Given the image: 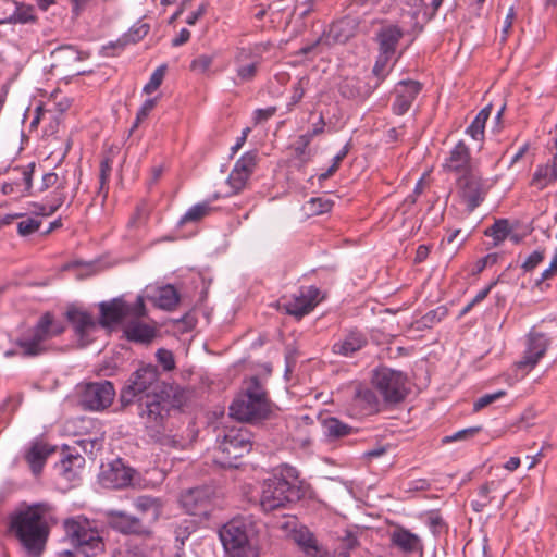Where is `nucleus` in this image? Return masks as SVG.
I'll return each instance as SVG.
<instances>
[{
	"mask_svg": "<svg viewBox=\"0 0 557 557\" xmlns=\"http://www.w3.org/2000/svg\"><path fill=\"white\" fill-rule=\"evenodd\" d=\"M159 375L156 366H144L131 374L120 394L123 406L138 403V416L153 435L161 434L170 409V403L163 396L164 383Z\"/></svg>",
	"mask_w": 557,
	"mask_h": 557,
	"instance_id": "1",
	"label": "nucleus"
},
{
	"mask_svg": "<svg viewBox=\"0 0 557 557\" xmlns=\"http://www.w3.org/2000/svg\"><path fill=\"white\" fill-rule=\"evenodd\" d=\"M52 506L48 503L28 505L11 519V531L33 557L45 550L49 534Z\"/></svg>",
	"mask_w": 557,
	"mask_h": 557,
	"instance_id": "2",
	"label": "nucleus"
},
{
	"mask_svg": "<svg viewBox=\"0 0 557 557\" xmlns=\"http://www.w3.org/2000/svg\"><path fill=\"white\" fill-rule=\"evenodd\" d=\"M258 531V524L251 516L236 517L220 529L219 536L230 557H258L253 544Z\"/></svg>",
	"mask_w": 557,
	"mask_h": 557,
	"instance_id": "3",
	"label": "nucleus"
},
{
	"mask_svg": "<svg viewBox=\"0 0 557 557\" xmlns=\"http://www.w3.org/2000/svg\"><path fill=\"white\" fill-rule=\"evenodd\" d=\"M271 412V403L258 377L249 380L246 391L238 395L230 406V416L243 422H257L267 419Z\"/></svg>",
	"mask_w": 557,
	"mask_h": 557,
	"instance_id": "4",
	"label": "nucleus"
},
{
	"mask_svg": "<svg viewBox=\"0 0 557 557\" xmlns=\"http://www.w3.org/2000/svg\"><path fill=\"white\" fill-rule=\"evenodd\" d=\"M63 527L74 549H64L58 557H89L103 550L102 540L98 531L91 528L88 519L82 516L69 518L64 520Z\"/></svg>",
	"mask_w": 557,
	"mask_h": 557,
	"instance_id": "5",
	"label": "nucleus"
},
{
	"mask_svg": "<svg viewBox=\"0 0 557 557\" xmlns=\"http://www.w3.org/2000/svg\"><path fill=\"white\" fill-rule=\"evenodd\" d=\"M288 478L296 479L297 471L293 467L284 466L280 474L275 473L264 480L260 497V506L264 511L284 508L299 498V488Z\"/></svg>",
	"mask_w": 557,
	"mask_h": 557,
	"instance_id": "6",
	"label": "nucleus"
},
{
	"mask_svg": "<svg viewBox=\"0 0 557 557\" xmlns=\"http://www.w3.org/2000/svg\"><path fill=\"white\" fill-rule=\"evenodd\" d=\"M252 447L250 432L246 428L223 429L218 434L213 460L223 468H237L238 460Z\"/></svg>",
	"mask_w": 557,
	"mask_h": 557,
	"instance_id": "7",
	"label": "nucleus"
},
{
	"mask_svg": "<svg viewBox=\"0 0 557 557\" xmlns=\"http://www.w3.org/2000/svg\"><path fill=\"white\" fill-rule=\"evenodd\" d=\"M64 331L65 325L62 322L57 321L51 312H45L30 330L29 335L16 341L21 349L20 354L32 358L47 352V341L61 335Z\"/></svg>",
	"mask_w": 557,
	"mask_h": 557,
	"instance_id": "8",
	"label": "nucleus"
},
{
	"mask_svg": "<svg viewBox=\"0 0 557 557\" xmlns=\"http://www.w3.org/2000/svg\"><path fill=\"white\" fill-rule=\"evenodd\" d=\"M100 320L103 327L122 323L131 318L139 319L146 315L144 298L138 296L135 304L126 302L122 297L99 304Z\"/></svg>",
	"mask_w": 557,
	"mask_h": 557,
	"instance_id": "9",
	"label": "nucleus"
},
{
	"mask_svg": "<svg viewBox=\"0 0 557 557\" xmlns=\"http://www.w3.org/2000/svg\"><path fill=\"white\" fill-rule=\"evenodd\" d=\"M372 383L384 400L389 404L400 403L408 394L407 376L397 370L386 367L376 369L373 372Z\"/></svg>",
	"mask_w": 557,
	"mask_h": 557,
	"instance_id": "10",
	"label": "nucleus"
},
{
	"mask_svg": "<svg viewBox=\"0 0 557 557\" xmlns=\"http://www.w3.org/2000/svg\"><path fill=\"white\" fill-rule=\"evenodd\" d=\"M271 48L270 42H260L249 47L237 48L234 54L236 75L240 83L251 82L258 73L262 55Z\"/></svg>",
	"mask_w": 557,
	"mask_h": 557,
	"instance_id": "11",
	"label": "nucleus"
},
{
	"mask_svg": "<svg viewBox=\"0 0 557 557\" xmlns=\"http://www.w3.org/2000/svg\"><path fill=\"white\" fill-rule=\"evenodd\" d=\"M458 194L469 212L474 211L485 199L488 185L480 172L469 171L457 180Z\"/></svg>",
	"mask_w": 557,
	"mask_h": 557,
	"instance_id": "12",
	"label": "nucleus"
},
{
	"mask_svg": "<svg viewBox=\"0 0 557 557\" xmlns=\"http://www.w3.org/2000/svg\"><path fill=\"white\" fill-rule=\"evenodd\" d=\"M115 396V389L111 382H90L84 386L81 403L85 409L103 410L108 408Z\"/></svg>",
	"mask_w": 557,
	"mask_h": 557,
	"instance_id": "13",
	"label": "nucleus"
},
{
	"mask_svg": "<svg viewBox=\"0 0 557 557\" xmlns=\"http://www.w3.org/2000/svg\"><path fill=\"white\" fill-rule=\"evenodd\" d=\"M282 529L290 528L289 536L298 545L307 557H324L326 552L321 546L313 533L304 525L297 527L294 518L281 524Z\"/></svg>",
	"mask_w": 557,
	"mask_h": 557,
	"instance_id": "14",
	"label": "nucleus"
},
{
	"mask_svg": "<svg viewBox=\"0 0 557 557\" xmlns=\"http://www.w3.org/2000/svg\"><path fill=\"white\" fill-rule=\"evenodd\" d=\"M70 180L66 173L59 174L49 172L42 176L39 191L54 188L49 203V211L46 214H53L66 200Z\"/></svg>",
	"mask_w": 557,
	"mask_h": 557,
	"instance_id": "15",
	"label": "nucleus"
},
{
	"mask_svg": "<svg viewBox=\"0 0 557 557\" xmlns=\"http://www.w3.org/2000/svg\"><path fill=\"white\" fill-rule=\"evenodd\" d=\"M548 347V339L542 333L531 332L528 336L527 349L523 357L516 363L522 375L533 369L544 357Z\"/></svg>",
	"mask_w": 557,
	"mask_h": 557,
	"instance_id": "16",
	"label": "nucleus"
},
{
	"mask_svg": "<svg viewBox=\"0 0 557 557\" xmlns=\"http://www.w3.org/2000/svg\"><path fill=\"white\" fill-rule=\"evenodd\" d=\"M389 541L392 547L406 556H423L424 547L420 536L401 525H396L392 530Z\"/></svg>",
	"mask_w": 557,
	"mask_h": 557,
	"instance_id": "17",
	"label": "nucleus"
},
{
	"mask_svg": "<svg viewBox=\"0 0 557 557\" xmlns=\"http://www.w3.org/2000/svg\"><path fill=\"white\" fill-rule=\"evenodd\" d=\"M256 165L257 153L253 151L246 152L236 161L227 178V184L233 189L234 194H237L245 188L249 177L255 171Z\"/></svg>",
	"mask_w": 557,
	"mask_h": 557,
	"instance_id": "18",
	"label": "nucleus"
},
{
	"mask_svg": "<svg viewBox=\"0 0 557 557\" xmlns=\"http://www.w3.org/2000/svg\"><path fill=\"white\" fill-rule=\"evenodd\" d=\"M65 317L82 345H87L89 343L88 336L97 329V322L94 317L88 311L75 306L67 308Z\"/></svg>",
	"mask_w": 557,
	"mask_h": 557,
	"instance_id": "19",
	"label": "nucleus"
},
{
	"mask_svg": "<svg viewBox=\"0 0 557 557\" xmlns=\"http://www.w3.org/2000/svg\"><path fill=\"white\" fill-rule=\"evenodd\" d=\"M422 85L418 81H400L394 89L395 100L393 102V112L397 115L405 114L417 96L420 94Z\"/></svg>",
	"mask_w": 557,
	"mask_h": 557,
	"instance_id": "20",
	"label": "nucleus"
},
{
	"mask_svg": "<svg viewBox=\"0 0 557 557\" xmlns=\"http://www.w3.org/2000/svg\"><path fill=\"white\" fill-rule=\"evenodd\" d=\"M319 294V289L313 286L301 288L298 295H295L284 305L286 312L297 318L308 314L318 305Z\"/></svg>",
	"mask_w": 557,
	"mask_h": 557,
	"instance_id": "21",
	"label": "nucleus"
},
{
	"mask_svg": "<svg viewBox=\"0 0 557 557\" xmlns=\"http://www.w3.org/2000/svg\"><path fill=\"white\" fill-rule=\"evenodd\" d=\"M181 504L187 513L207 517L210 510V497L206 488H191L181 496Z\"/></svg>",
	"mask_w": 557,
	"mask_h": 557,
	"instance_id": "22",
	"label": "nucleus"
},
{
	"mask_svg": "<svg viewBox=\"0 0 557 557\" xmlns=\"http://www.w3.org/2000/svg\"><path fill=\"white\" fill-rule=\"evenodd\" d=\"M444 166L449 172L462 174L476 170V166L471 159L470 150L462 140L458 141L451 149Z\"/></svg>",
	"mask_w": 557,
	"mask_h": 557,
	"instance_id": "23",
	"label": "nucleus"
},
{
	"mask_svg": "<svg viewBox=\"0 0 557 557\" xmlns=\"http://www.w3.org/2000/svg\"><path fill=\"white\" fill-rule=\"evenodd\" d=\"M133 470L125 467L120 460L109 465L101 473L102 484L110 488H121L128 485L133 479Z\"/></svg>",
	"mask_w": 557,
	"mask_h": 557,
	"instance_id": "24",
	"label": "nucleus"
},
{
	"mask_svg": "<svg viewBox=\"0 0 557 557\" xmlns=\"http://www.w3.org/2000/svg\"><path fill=\"white\" fill-rule=\"evenodd\" d=\"M146 298L152 301L158 308L172 311L180 301V295L172 285L159 287H147Z\"/></svg>",
	"mask_w": 557,
	"mask_h": 557,
	"instance_id": "25",
	"label": "nucleus"
},
{
	"mask_svg": "<svg viewBox=\"0 0 557 557\" xmlns=\"http://www.w3.org/2000/svg\"><path fill=\"white\" fill-rule=\"evenodd\" d=\"M368 344L367 336L358 331H349L343 338L334 343L332 351L343 357H352Z\"/></svg>",
	"mask_w": 557,
	"mask_h": 557,
	"instance_id": "26",
	"label": "nucleus"
},
{
	"mask_svg": "<svg viewBox=\"0 0 557 557\" xmlns=\"http://www.w3.org/2000/svg\"><path fill=\"white\" fill-rule=\"evenodd\" d=\"M359 24L358 17L344 16L332 23L329 29V38L336 44H345L357 34Z\"/></svg>",
	"mask_w": 557,
	"mask_h": 557,
	"instance_id": "27",
	"label": "nucleus"
},
{
	"mask_svg": "<svg viewBox=\"0 0 557 557\" xmlns=\"http://www.w3.org/2000/svg\"><path fill=\"white\" fill-rule=\"evenodd\" d=\"M404 36V30L395 24H384L376 34L379 52L394 57L398 42Z\"/></svg>",
	"mask_w": 557,
	"mask_h": 557,
	"instance_id": "28",
	"label": "nucleus"
},
{
	"mask_svg": "<svg viewBox=\"0 0 557 557\" xmlns=\"http://www.w3.org/2000/svg\"><path fill=\"white\" fill-rule=\"evenodd\" d=\"M108 523L122 533L143 534L146 533L145 525L140 519L129 516L123 511L108 512Z\"/></svg>",
	"mask_w": 557,
	"mask_h": 557,
	"instance_id": "29",
	"label": "nucleus"
},
{
	"mask_svg": "<svg viewBox=\"0 0 557 557\" xmlns=\"http://www.w3.org/2000/svg\"><path fill=\"white\" fill-rule=\"evenodd\" d=\"M150 30V25L148 23L138 22L131 29L121 36L116 41L110 42L108 46L103 47L106 51V55H114L110 53L109 50L119 48L123 50L128 45H134L140 41Z\"/></svg>",
	"mask_w": 557,
	"mask_h": 557,
	"instance_id": "30",
	"label": "nucleus"
},
{
	"mask_svg": "<svg viewBox=\"0 0 557 557\" xmlns=\"http://www.w3.org/2000/svg\"><path fill=\"white\" fill-rule=\"evenodd\" d=\"M55 448L44 442H34L25 455V459L29 465L34 474H39L49 455L54 453Z\"/></svg>",
	"mask_w": 557,
	"mask_h": 557,
	"instance_id": "31",
	"label": "nucleus"
},
{
	"mask_svg": "<svg viewBox=\"0 0 557 557\" xmlns=\"http://www.w3.org/2000/svg\"><path fill=\"white\" fill-rule=\"evenodd\" d=\"M125 336L128 341L147 344L156 336V330L147 323L131 318L124 327Z\"/></svg>",
	"mask_w": 557,
	"mask_h": 557,
	"instance_id": "32",
	"label": "nucleus"
},
{
	"mask_svg": "<svg viewBox=\"0 0 557 557\" xmlns=\"http://www.w3.org/2000/svg\"><path fill=\"white\" fill-rule=\"evenodd\" d=\"M555 181H557V154L546 164L536 168L531 184L539 189H544Z\"/></svg>",
	"mask_w": 557,
	"mask_h": 557,
	"instance_id": "33",
	"label": "nucleus"
},
{
	"mask_svg": "<svg viewBox=\"0 0 557 557\" xmlns=\"http://www.w3.org/2000/svg\"><path fill=\"white\" fill-rule=\"evenodd\" d=\"M354 404L366 413H372L379 410L380 401L371 388L359 385L355 392Z\"/></svg>",
	"mask_w": 557,
	"mask_h": 557,
	"instance_id": "34",
	"label": "nucleus"
},
{
	"mask_svg": "<svg viewBox=\"0 0 557 557\" xmlns=\"http://www.w3.org/2000/svg\"><path fill=\"white\" fill-rule=\"evenodd\" d=\"M52 66H70L82 60L79 51L73 46H61L52 51Z\"/></svg>",
	"mask_w": 557,
	"mask_h": 557,
	"instance_id": "35",
	"label": "nucleus"
},
{
	"mask_svg": "<svg viewBox=\"0 0 557 557\" xmlns=\"http://www.w3.org/2000/svg\"><path fill=\"white\" fill-rule=\"evenodd\" d=\"M35 170V163H29L26 166L23 168H16L14 169L15 172H18L21 175V182L15 183H5L2 186V191L5 195L13 194L15 190V187H20L23 185V189L20 191H29L32 188V180H33V173Z\"/></svg>",
	"mask_w": 557,
	"mask_h": 557,
	"instance_id": "36",
	"label": "nucleus"
},
{
	"mask_svg": "<svg viewBox=\"0 0 557 557\" xmlns=\"http://www.w3.org/2000/svg\"><path fill=\"white\" fill-rule=\"evenodd\" d=\"M195 530H196V523L194 520H190V519H184L174 525V534H175V542H176V548H177L176 556L177 557H185L183 546L185 544V541L190 536V534Z\"/></svg>",
	"mask_w": 557,
	"mask_h": 557,
	"instance_id": "37",
	"label": "nucleus"
},
{
	"mask_svg": "<svg viewBox=\"0 0 557 557\" xmlns=\"http://www.w3.org/2000/svg\"><path fill=\"white\" fill-rule=\"evenodd\" d=\"M492 111V106L483 108L472 123L468 126L466 133L469 134L474 140H483L484 128Z\"/></svg>",
	"mask_w": 557,
	"mask_h": 557,
	"instance_id": "38",
	"label": "nucleus"
},
{
	"mask_svg": "<svg viewBox=\"0 0 557 557\" xmlns=\"http://www.w3.org/2000/svg\"><path fill=\"white\" fill-rule=\"evenodd\" d=\"M309 136H298L294 143V152L296 165L298 168L305 166L313 157V151L309 148L310 145Z\"/></svg>",
	"mask_w": 557,
	"mask_h": 557,
	"instance_id": "39",
	"label": "nucleus"
},
{
	"mask_svg": "<svg viewBox=\"0 0 557 557\" xmlns=\"http://www.w3.org/2000/svg\"><path fill=\"white\" fill-rule=\"evenodd\" d=\"M135 508L141 512L150 513L152 520H157L158 517L161 513V503L159 498L151 497V496H138L134 502Z\"/></svg>",
	"mask_w": 557,
	"mask_h": 557,
	"instance_id": "40",
	"label": "nucleus"
},
{
	"mask_svg": "<svg viewBox=\"0 0 557 557\" xmlns=\"http://www.w3.org/2000/svg\"><path fill=\"white\" fill-rule=\"evenodd\" d=\"M211 211H212V208L209 205V202L205 201V202L197 203V205L190 207L187 210V212L181 218L180 224L184 225L186 223L199 222L205 216L209 215L211 213Z\"/></svg>",
	"mask_w": 557,
	"mask_h": 557,
	"instance_id": "41",
	"label": "nucleus"
},
{
	"mask_svg": "<svg viewBox=\"0 0 557 557\" xmlns=\"http://www.w3.org/2000/svg\"><path fill=\"white\" fill-rule=\"evenodd\" d=\"M324 429L327 436L334 438L346 436L350 434L352 430L351 426H349L346 423H343L342 421L334 417L329 418L324 421Z\"/></svg>",
	"mask_w": 557,
	"mask_h": 557,
	"instance_id": "42",
	"label": "nucleus"
},
{
	"mask_svg": "<svg viewBox=\"0 0 557 557\" xmlns=\"http://www.w3.org/2000/svg\"><path fill=\"white\" fill-rule=\"evenodd\" d=\"M84 461V458L79 455H69L66 458L61 460L60 470L66 480H74L77 475V472L73 469V467L81 468Z\"/></svg>",
	"mask_w": 557,
	"mask_h": 557,
	"instance_id": "43",
	"label": "nucleus"
},
{
	"mask_svg": "<svg viewBox=\"0 0 557 557\" xmlns=\"http://www.w3.org/2000/svg\"><path fill=\"white\" fill-rule=\"evenodd\" d=\"M392 58L393 55L391 54H384V52H379V55L372 70L373 75L377 78L375 86H379L391 72L392 66H388V63L391 62Z\"/></svg>",
	"mask_w": 557,
	"mask_h": 557,
	"instance_id": "44",
	"label": "nucleus"
},
{
	"mask_svg": "<svg viewBox=\"0 0 557 557\" xmlns=\"http://www.w3.org/2000/svg\"><path fill=\"white\" fill-rule=\"evenodd\" d=\"M339 92L343 97L354 99L362 96L360 82L357 78H346L339 85Z\"/></svg>",
	"mask_w": 557,
	"mask_h": 557,
	"instance_id": "45",
	"label": "nucleus"
},
{
	"mask_svg": "<svg viewBox=\"0 0 557 557\" xmlns=\"http://www.w3.org/2000/svg\"><path fill=\"white\" fill-rule=\"evenodd\" d=\"M35 21L34 9L30 5H17L15 12L9 17V23H29Z\"/></svg>",
	"mask_w": 557,
	"mask_h": 557,
	"instance_id": "46",
	"label": "nucleus"
},
{
	"mask_svg": "<svg viewBox=\"0 0 557 557\" xmlns=\"http://www.w3.org/2000/svg\"><path fill=\"white\" fill-rule=\"evenodd\" d=\"M308 210L312 214H323L325 212H329L333 207V201L325 198H311L308 202Z\"/></svg>",
	"mask_w": 557,
	"mask_h": 557,
	"instance_id": "47",
	"label": "nucleus"
},
{
	"mask_svg": "<svg viewBox=\"0 0 557 557\" xmlns=\"http://www.w3.org/2000/svg\"><path fill=\"white\" fill-rule=\"evenodd\" d=\"M165 74V66H159L150 76L149 82L144 87L145 94H152L156 91L163 82Z\"/></svg>",
	"mask_w": 557,
	"mask_h": 557,
	"instance_id": "48",
	"label": "nucleus"
},
{
	"mask_svg": "<svg viewBox=\"0 0 557 557\" xmlns=\"http://www.w3.org/2000/svg\"><path fill=\"white\" fill-rule=\"evenodd\" d=\"M213 55L210 54H200L195 58L190 63L191 71L196 73L203 74L206 73L213 63Z\"/></svg>",
	"mask_w": 557,
	"mask_h": 557,
	"instance_id": "49",
	"label": "nucleus"
},
{
	"mask_svg": "<svg viewBox=\"0 0 557 557\" xmlns=\"http://www.w3.org/2000/svg\"><path fill=\"white\" fill-rule=\"evenodd\" d=\"M157 106V98L147 99L140 109L138 110L136 114L135 122L131 128V132H133L135 128L138 127V125L150 114V112L154 109Z\"/></svg>",
	"mask_w": 557,
	"mask_h": 557,
	"instance_id": "50",
	"label": "nucleus"
},
{
	"mask_svg": "<svg viewBox=\"0 0 557 557\" xmlns=\"http://www.w3.org/2000/svg\"><path fill=\"white\" fill-rule=\"evenodd\" d=\"M309 83L308 77H300L293 87V94L290 96L289 107H294L301 101L305 96L306 87Z\"/></svg>",
	"mask_w": 557,
	"mask_h": 557,
	"instance_id": "51",
	"label": "nucleus"
},
{
	"mask_svg": "<svg viewBox=\"0 0 557 557\" xmlns=\"http://www.w3.org/2000/svg\"><path fill=\"white\" fill-rule=\"evenodd\" d=\"M41 222L34 218H27L17 223V232L21 236H28L37 232Z\"/></svg>",
	"mask_w": 557,
	"mask_h": 557,
	"instance_id": "52",
	"label": "nucleus"
},
{
	"mask_svg": "<svg viewBox=\"0 0 557 557\" xmlns=\"http://www.w3.org/2000/svg\"><path fill=\"white\" fill-rule=\"evenodd\" d=\"M480 431H481L480 426L463 429V430H460V431L454 433L453 435L445 436L442 442L443 443H451V442H457V441L469 440V438L473 437Z\"/></svg>",
	"mask_w": 557,
	"mask_h": 557,
	"instance_id": "53",
	"label": "nucleus"
},
{
	"mask_svg": "<svg viewBox=\"0 0 557 557\" xmlns=\"http://www.w3.org/2000/svg\"><path fill=\"white\" fill-rule=\"evenodd\" d=\"M510 232L509 223L507 220L496 221L488 235L493 236L496 240H504Z\"/></svg>",
	"mask_w": 557,
	"mask_h": 557,
	"instance_id": "54",
	"label": "nucleus"
},
{
	"mask_svg": "<svg viewBox=\"0 0 557 557\" xmlns=\"http://www.w3.org/2000/svg\"><path fill=\"white\" fill-rule=\"evenodd\" d=\"M545 258V249L533 251L522 263V269L527 272L534 270Z\"/></svg>",
	"mask_w": 557,
	"mask_h": 557,
	"instance_id": "55",
	"label": "nucleus"
},
{
	"mask_svg": "<svg viewBox=\"0 0 557 557\" xmlns=\"http://www.w3.org/2000/svg\"><path fill=\"white\" fill-rule=\"evenodd\" d=\"M156 357L165 371H171L175 368V360L172 351L160 348L158 349Z\"/></svg>",
	"mask_w": 557,
	"mask_h": 557,
	"instance_id": "56",
	"label": "nucleus"
},
{
	"mask_svg": "<svg viewBox=\"0 0 557 557\" xmlns=\"http://www.w3.org/2000/svg\"><path fill=\"white\" fill-rule=\"evenodd\" d=\"M505 395L504 391H498L493 394H485L481 396L479 399H476L473 404V410L475 412L480 411L481 409L485 408L486 406L491 405L495 400L502 398Z\"/></svg>",
	"mask_w": 557,
	"mask_h": 557,
	"instance_id": "57",
	"label": "nucleus"
},
{
	"mask_svg": "<svg viewBox=\"0 0 557 557\" xmlns=\"http://www.w3.org/2000/svg\"><path fill=\"white\" fill-rule=\"evenodd\" d=\"M314 2H315V0H306L299 4L293 5V8L290 9V12L288 13L287 23L290 22V18L297 11H299V15L302 18L306 17L307 15H309L311 13V11L313 10Z\"/></svg>",
	"mask_w": 557,
	"mask_h": 557,
	"instance_id": "58",
	"label": "nucleus"
},
{
	"mask_svg": "<svg viewBox=\"0 0 557 557\" xmlns=\"http://www.w3.org/2000/svg\"><path fill=\"white\" fill-rule=\"evenodd\" d=\"M515 18H516L515 8L510 7L506 14V17H505V21H504V24L502 27V38H500L502 42H505L507 40Z\"/></svg>",
	"mask_w": 557,
	"mask_h": 557,
	"instance_id": "59",
	"label": "nucleus"
},
{
	"mask_svg": "<svg viewBox=\"0 0 557 557\" xmlns=\"http://www.w3.org/2000/svg\"><path fill=\"white\" fill-rule=\"evenodd\" d=\"M111 170L112 161L109 158H106L100 163V189H102L104 184H107Z\"/></svg>",
	"mask_w": 557,
	"mask_h": 557,
	"instance_id": "60",
	"label": "nucleus"
},
{
	"mask_svg": "<svg viewBox=\"0 0 557 557\" xmlns=\"http://www.w3.org/2000/svg\"><path fill=\"white\" fill-rule=\"evenodd\" d=\"M276 113V107H269L267 109H257L255 111V123L259 124L262 122L268 121L270 117H272Z\"/></svg>",
	"mask_w": 557,
	"mask_h": 557,
	"instance_id": "61",
	"label": "nucleus"
},
{
	"mask_svg": "<svg viewBox=\"0 0 557 557\" xmlns=\"http://www.w3.org/2000/svg\"><path fill=\"white\" fill-rule=\"evenodd\" d=\"M556 274H557V248H556V252L549 263V267L542 272L541 278L536 283L540 284L543 281L549 280V278L554 277Z\"/></svg>",
	"mask_w": 557,
	"mask_h": 557,
	"instance_id": "62",
	"label": "nucleus"
},
{
	"mask_svg": "<svg viewBox=\"0 0 557 557\" xmlns=\"http://www.w3.org/2000/svg\"><path fill=\"white\" fill-rule=\"evenodd\" d=\"M325 127V121L323 115H320L319 121L313 124L312 129L307 132L306 134H302V136H309V140L312 141L313 137L319 136L324 133Z\"/></svg>",
	"mask_w": 557,
	"mask_h": 557,
	"instance_id": "63",
	"label": "nucleus"
},
{
	"mask_svg": "<svg viewBox=\"0 0 557 557\" xmlns=\"http://www.w3.org/2000/svg\"><path fill=\"white\" fill-rule=\"evenodd\" d=\"M446 310L444 308H438L437 310H433L428 312L423 317V321L426 324L437 322L442 319L443 315H445Z\"/></svg>",
	"mask_w": 557,
	"mask_h": 557,
	"instance_id": "64",
	"label": "nucleus"
}]
</instances>
